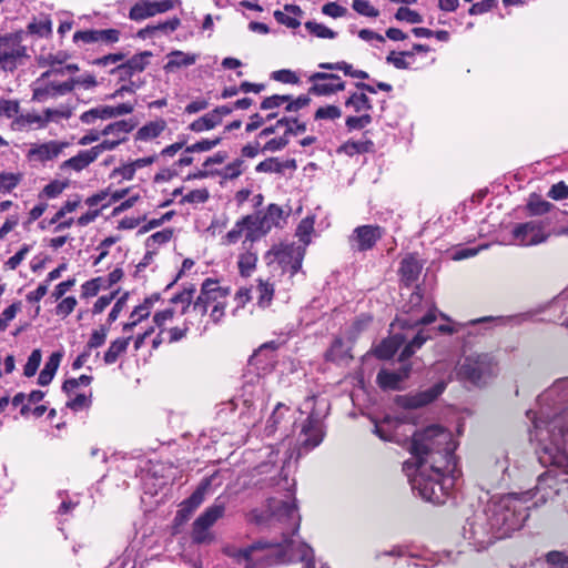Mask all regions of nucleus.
Segmentation results:
<instances>
[{
	"instance_id": "obj_39",
	"label": "nucleus",
	"mask_w": 568,
	"mask_h": 568,
	"mask_svg": "<svg viewBox=\"0 0 568 568\" xmlns=\"http://www.w3.org/2000/svg\"><path fill=\"white\" fill-rule=\"evenodd\" d=\"M67 81L68 84L71 85V92H73L75 88L92 90L98 85V80L92 73H83L81 75L71 77Z\"/></svg>"
},
{
	"instance_id": "obj_17",
	"label": "nucleus",
	"mask_w": 568,
	"mask_h": 568,
	"mask_svg": "<svg viewBox=\"0 0 568 568\" xmlns=\"http://www.w3.org/2000/svg\"><path fill=\"white\" fill-rule=\"evenodd\" d=\"M356 88L362 92L352 93L345 101V106L352 109L355 113L367 112L373 109V104L371 99L366 95L365 92L375 94L376 89L374 85L357 82Z\"/></svg>"
},
{
	"instance_id": "obj_18",
	"label": "nucleus",
	"mask_w": 568,
	"mask_h": 568,
	"mask_svg": "<svg viewBox=\"0 0 568 568\" xmlns=\"http://www.w3.org/2000/svg\"><path fill=\"white\" fill-rule=\"evenodd\" d=\"M382 233L378 226L363 225L355 229L351 242L352 246L359 251H366L374 246L381 239Z\"/></svg>"
},
{
	"instance_id": "obj_32",
	"label": "nucleus",
	"mask_w": 568,
	"mask_h": 568,
	"mask_svg": "<svg viewBox=\"0 0 568 568\" xmlns=\"http://www.w3.org/2000/svg\"><path fill=\"white\" fill-rule=\"evenodd\" d=\"M131 337H121L114 339L108 351L104 353V363L108 365L114 364L118 358L126 352Z\"/></svg>"
},
{
	"instance_id": "obj_58",
	"label": "nucleus",
	"mask_w": 568,
	"mask_h": 568,
	"mask_svg": "<svg viewBox=\"0 0 568 568\" xmlns=\"http://www.w3.org/2000/svg\"><path fill=\"white\" fill-rule=\"evenodd\" d=\"M352 8L362 16L376 18L379 16V11L374 8L367 0H353Z\"/></svg>"
},
{
	"instance_id": "obj_61",
	"label": "nucleus",
	"mask_w": 568,
	"mask_h": 568,
	"mask_svg": "<svg viewBox=\"0 0 568 568\" xmlns=\"http://www.w3.org/2000/svg\"><path fill=\"white\" fill-rule=\"evenodd\" d=\"M41 358H42V355H41L40 349L32 351V353L30 354V356L28 358L27 364L24 365L23 373L27 377H31L37 373L39 365L41 363Z\"/></svg>"
},
{
	"instance_id": "obj_31",
	"label": "nucleus",
	"mask_w": 568,
	"mask_h": 568,
	"mask_svg": "<svg viewBox=\"0 0 568 568\" xmlns=\"http://www.w3.org/2000/svg\"><path fill=\"white\" fill-rule=\"evenodd\" d=\"M134 129V124L126 120L116 121L108 124L102 130V135H112L114 140L126 141V135Z\"/></svg>"
},
{
	"instance_id": "obj_4",
	"label": "nucleus",
	"mask_w": 568,
	"mask_h": 568,
	"mask_svg": "<svg viewBox=\"0 0 568 568\" xmlns=\"http://www.w3.org/2000/svg\"><path fill=\"white\" fill-rule=\"evenodd\" d=\"M527 501L526 495L521 497L510 494L490 507V526L499 532V537H506L523 527L529 516Z\"/></svg>"
},
{
	"instance_id": "obj_60",
	"label": "nucleus",
	"mask_w": 568,
	"mask_h": 568,
	"mask_svg": "<svg viewBox=\"0 0 568 568\" xmlns=\"http://www.w3.org/2000/svg\"><path fill=\"white\" fill-rule=\"evenodd\" d=\"M30 33L37 34L39 37H47L52 31L51 21L49 19H43L39 21H34L28 26Z\"/></svg>"
},
{
	"instance_id": "obj_52",
	"label": "nucleus",
	"mask_w": 568,
	"mask_h": 568,
	"mask_svg": "<svg viewBox=\"0 0 568 568\" xmlns=\"http://www.w3.org/2000/svg\"><path fill=\"white\" fill-rule=\"evenodd\" d=\"M244 168V160L236 159L232 163L227 164L222 171L217 172L225 180H234L239 178Z\"/></svg>"
},
{
	"instance_id": "obj_13",
	"label": "nucleus",
	"mask_w": 568,
	"mask_h": 568,
	"mask_svg": "<svg viewBox=\"0 0 568 568\" xmlns=\"http://www.w3.org/2000/svg\"><path fill=\"white\" fill-rule=\"evenodd\" d=\"M48 78L40 75L31 85L32 100L36 102H47L50 99H57L71 93V85L68 81L57 82L47 81Z\"/></svg>"
},
{
	"instance_id": "obj_59",
	"label": "nucleus",
	"mask_w": 568,
	"mask_h": 568,
	"mask_svg": "<svg viewBox=\"0 0 568 568\" xmlns=\"http://www.w3.org/2000/svg\"><path fill=\"white\" fill-rule=\"evenodd\" d=\"M222 141V138H215V139H204L201 140L190 146H186L185 152L193 153V152H206L212 149H214L216 145H219Z\"/></svg>"
},
{
	"instance_id": "obj_29",
	"label": "nucleus",
	"mask_w": 568,
	"mask_h": 568,
	"mask_svg": "<svg viewBox=\"0 0 568 568\" xmlns=\"http://www.w3.org/2000/svg\"><path fill=\"white\" fill-rule=\"evenodd\" d=\"M374 151V143L372 140L363 138L358 141L349 140L346 141L338 148L339 153H344L348 156L355 154L368 153Z\"/></svg>"
},
{
	"instance_id": "obj_27",
	"label": "nucleus",
	"mask_w": 568,
	"mask_h": 568,
	"mask_svg": "<svg viewBox=\"0 0 568 568\" xmlns=\"http://www.w3.org/2000/svg\"><path fill=\"white\" fill-rule=\"evenodd\" d=\"M166 58L168 62L164 65V70L173 72L176 69L194 64L197 60V54L175 50L170 52Z\"/></svg>"
},
{
	"instance_id": "obj_62",
	"label": "nucleus",
	"mask_w": 568,
	"mask_h": 568,
	"mask_svg": "<svg viewBox=\"0 0 568 568\" xmlns=\"http://www.w3.org/2000/svg\"><path fill=\"white\" fill-rule=\"evenodd\" d=\"M92 382V376L89 375H81L79 378H70L67 379L63 385L62 389L70 396L71 393L79 387L80 385L88 386Z\"/></svg>"
},
{
	"instance_id": "obj_20",
	"label": "nucleus",
	"mask_w": 568,
	"mask_h": 568,
	"mask_svg": "<svg viewBox=\"0 0 568 568\" xmlns=\"http://www.w3.org/2000/svg\"><path fill=\"white\" fill-rule=\"evenodd\" d=\"M409 373V365H404L398 371L382 369L377 374L376 381L381 388L396 390L399 389L402 383L408 378Z\"/></svg>"
},
{
	"instance_id": "obj_43",
	"label": "nucleus",
	"mask_w": 568,
	"mask_h": 568,
	"mask_svg": "<svg viewBox=\"0 0 568 568\" xmlns=\"http://www.w3.org/2000/svg\"><path fill=\"white\" fill-rule=\"evenodd\" d=\"M435 320H436V311L432 310L426 315H424L417 320H399L398 318V320H396L395 323L392 324V326L393 327L399 326V327H404V328H406V327L413 328L418 325H428V324L435 322Z\"/></svg>"
},
{
	"instance_id": "obj_24",
	"label": "nucleus",
	"mask_w": 568,
	"mask_h": 568,
	"mask_svg": "<svg viewBox=\"0 0 568 568\" xmlns=\"http://www.w3.org/2000/svg\"><path fill=\"white\" fill-rule=\"evenodd\" d=\"M97 159L94 154L92 153L91 149L89 150H82L77 155L63 161L60 164L61 171H68L73 170L75 172H80L88 168L92 162H94Z\"/></svg>"
},
{
	"instance_id": "obj_46",
	"label": "nucleus",
	"mask_w": 568,
	"mask_h": 568,
	"mask_svg": "<svg viewBox=\"0 0 568 568\" xmlns=\"http://www.w3.org/2000/svg\"><path fill=\"white\" fill-rule=\"evenodd\" d=\"M152 57V52L144 51L139 54H134L132 58H130L125 64L128 65L129 70L133 71L135 73L142 72L146 65L149 64V58Z\"/></svg>"
},
{
	"instance_id": "obj_50",
	"label": "nucleus",
	"mask_w": 568,
	"mask_h": 568,
	"mask_svg": "<svg viewBox=\"0 0 568 568\" xmlns=\"http://www.w3.org/2000/svg\"><path fill=\"white\" fill-rule=\"evenodd\" d=\"M69 183L67 181L54 180L47 184L40 193V197L44 196L48 199L58 197L67 187Z\"/></svg>"
},
{
	"instance_id": "obj_49",
	"label": "nucleus",
	"mask_w": 568,
	"mask_h": 568,
	"mask_svg": "<svg viewBox=\"0 0 568 568\" xmlns=\"http://www.w3.org/2000/svg\"><path fill=\"white\" fill-rule=\"evenodd\" d=\"M209 484L201 485L185 501V508H187V515H192L193 511L204 501L205 491Z\"/></svg>"
},
{
	"instance_id": "obj_22",
	"label": "nucleus",
	"mask_w": 568,
	"mask_h": 568,
	"mask_svg": "<svg viewBox=\"0 0 568 568\" xmlns=\"http://www.w3.org/2000/svg\"><path fill=\"white\" fill-rule=\"evenodd\" d=\"M11 129L18 132L45 129L43 115L37 112L19 114L12 120Z\"/></svg>"
},
{
	"instance_id": "obj_1",
	"label": "nucleus",
	"mask_w": 568,
	"mask_h": 568,
	"mask_svg": "<svg viewBox=\"0 0 568 568\" xmlns=\"http://www.w3.org/2000/svg\"><path fill=\"white\" fill-rule=\"evenodd\" d=\"M456 445L449 430L429 425L413 433L409 452L416 470L410 478L413 490L433 504H444L456 471Z\"/></svg>"
},
{
	"instance_id": "obj_35",
	"label": "nucleus",
	"mask_w": 568,
	"mask_h": 568,
	"mask_svg": "<svg viewBox=\"0 0 568 568\" xmlns=\"http://www.w3.org/2000/svg\"><path fill=\"white\" fill-rule=\"evenodd\" d=\"M166 128V122L164 120H158L150 123H146L136 132V139L146 141L154 138H158Z\"/></svg>"
},
{
	"instance_id": "obj_55",
	"label": "nucleus",
	"mask_w": 568,
	"mask_h": 568,
	"mask_svg": "<svg viewBox=\"0 0 568 568\" xmlns=\"http://www.w3.org/2000/svg\"><path fill=\"white\" fill-rule=\"evenodd\" d=\"M372 123V116L368 113H364L362 115L347 116L345 121V125L349 132L354 130H362Z\"/></svg>"
},
{
	"instance_id": "obj_16",
	"label": "nucleus",
	"mask_w": 568,
	"mask_h": 568,
	"mask_svg": "<svg viewBox=\"0 0 568 568\" xmlns=\"http://www.w3.org/2000/svg\"><path fill=\"white\" fill-rule=\"evenodd\" d=\"M254 222L252 215H245L241 220L236 221L234 226L223 237V244L231 245L237 243L243 236L246 241L254 242L258 240L256 232L251 234V230H254Z\"/></svg>"
},
{
	"instance_id": "obj_3",
	"label": "nucleus",
	"mask_w": 568,
	"mask_h": 568,
	"mask_svg": "<svg viewBox=\"0 0 568 568\" xmlns=\"http://www.w3.org/2000/svg\"><path fill=\"white\" fill-rule=\"evenodd\" d=\"M530 437L539 443L551 464L568 474V409L549 420L536 419Z\"/></svg>"
},
{
	"instance_id": "obj_63",
	"label": "nucleus",
	"mask_w": 568,
	"mask_h": 568,
	"mask_svg": "<svg viewBox=\"0 0 568 568\" xmlns=\"http://www.w3.org/2000/svg\"><path fill=\"white\" fill-rule=\"evenodd\" d=\"M209 191L206 189H196L190 191L186 195L183 196L182 202L183 203H204L209 200Z\"/></svg>"
},
{
	"instance_id": "obj_10",
	"label": "nucleus",
	"mask_w": 568,
	"mask_h": 568,
	"mask_svg": "<svg viewBox=\"0 0 568 568\" xmlns=\"http://www.w3.org/2000/svg\"><path fill=\"white\" fill-rule=\"evenodd\" d=\"M273 255L271 262H277L284 272H288L291 276L296 274L301 267L305 255L304 246H298L295 243L280 244L268 251L267 256Z\"/></svg>"
},
{
	"instance_id": "obj_36",
	"label": "nucleus",
	"mask_w": 568,
	"mask_h": 568,
	"mask_svg": "<svg viewBox=\"0 0 568 568\" xmlns=\"http://www.w3.org/2000/svg\"><path fill=\"white\" fill-rule=\"evenodd\" d=\"M398 418L399 417L386 416L381 422H376L374 425V434H376L381 439L389 442L392 433H394V428L397 427Z\"/></svg>"
},
{
	"instance_id": "obj_34",
	"label": "nucleus",
	"mask_w": 568,
	"mask_h": 568,
	"mask_svg": "<svg viewBox=\"0 0 568 568\" xmlns=\"http://www.w3.org/2000/svg\"><path fill=\"white\" fill-rule=\"evenodd\" d=\"M72 114L73 110L68 105H61L60 108H47L42 112L45 128L51 122L59 123L62 119L68 120Z\"/></svg>"
},
{
	"instance_id": "obj_25",
	"label": "nucleus",
	"mask_w": 568,
	"mask_h": 568,
	"mask_svg": "<svg viewBox=\"0 0 568 568\" xmlns=\"http://www.w3.org/2000/svg\"><path fill=\"white\" fill-rule=\"evenodd\" d=\"M422 264L414 256L403 258L400 263L399 274L402 282L409 286L415 283L420 274Z\"/></svg>"
},
{
	"instance_id": "obj_26",
	"label": "nucleus",
	"mask_w": 568,
	"mask_h": 568,
	"mask_svg": "<svg viewBox=\"0 0 568 568\" xmlns=\"http://www.w3.org/2000/svg\"><path fill=\"white\" fill-rule=\"evenodd\" d=\"M159 300V295H153L144 300V302L138 305L130 315V322L123 325L124 332H130L142 320L150 315L154 301Z\"/></svg>"
},
{
	"instance_id": "obj_56",
	"label": "nucleus",
	"mask_w": 568,
	"mask_h": 568,
	"mask_svg": "<svg viewBox=\"0 0 568 568\" xmlns=\"http://www.w3.org/2000/svg\"><path fill=\"white\" fill-rule=\"evenodd\" d=\"M395 19L398 21H406L412 24L423 22V17L417 11L407 7L398 8L395 13Z\"/></svg>"
},
{
	"instance_id": "obj_41",
	"label": "nucleus",
	"mask_w": 568,
	"mask_h": 568,
	"mask_svg": "<svg viewBox=\"0 0 568 568\" xmlns=\"http://www.w3.org/2000/svg\"><path fill=\"white\" fill-rule=\"evenodd\" d=\"M314 231V221L313 219L306 217L303 219L296 229V236L300 239L301 244L298 246H306L311 243V234Z\"/></svg>"
},
{
	"instance_id": "obj_8",
	"label": "nucleus",
	"mask_w": 568,
	"mask_h": 568,
	"mask_svg": "<svg viewBox=\"0 0 568 568\" xmlns=\"http://www.w3.org/2000/svg\"><path fill=\"white\" fill-rule=\"evenodd\" d=\"M225 501L220 497L215 499L214 504L205 509L203 514H201L192 527V539L197 544L209 542L212 540V535L210 532V528L224 516L225 513Z\"/></svg>"
},
{
	"instance_id": "obj_28",
	"label": "nucleus",
	"mask_w": 568,
	"mask_h": 568,
	"mask_svg": "<svg viewBox=\"0 0 568 568\" xmlns=\"http://www.w3.org/2000/svg\"><path fill=\"white\" fill-rule=\"evenodd\" d=\"M406 342V336L394 334L390 338L384 339L376 348L375 355L382 359L390 358L397 349Z\"/></svg>"
},
{
	"instance_id": "obj_51",
	"label": "nucleus",
	"mask_w": 568,
	"mask_h": 568,
	"mask_svg": "<svg viewBox=\"0 0 568 568\" xmlns=\"http://www.w3.org/2000/svg\"><path fill=\"white\" fill-rule=\"evenodd\" d=\"M554 205L550 202L541 200L539 197H531L527 204V209L530 215H544L548 213Z\"/></svg>"
},
{
	"instance_id": "obj_45",
	"label": "nucleus",
	"mask_w": 568,
	"mask_h": 568,
	"mask_svg": "<svg viewBox=\"0 0 568 568\" xmlns=\"http://www.w3.org/2000/svg\"><path fill=\"white\" fill-rule=\"evenodd\" d=\"M22 180L21 173H11V172H1L0 173V192L9 193L14 187L18 186V184Z\"/></svg>"
},
{
	"instance_id": "obj_37",
	"label": "nucleus",
	"mask_w": 568,
	"mask_h": 568,
	"mask_svg": "<svg viewBox=\"0 0 568 568\" xmlns=\"http://www.w3.org/2000/svg\"><path fill=\"white\" fill-rule=\"evenodd\" d=\"M70 55L64 51H58L55 53L40 54L37 58L38 64L41 68L62 65L69 60Z\"/></svg>"
},
{
	"instance_id": "obj_14",
	"label": "nucleus",
	"mask_w": 568,
	"mask_h": 568,
	"mask_svg": "<svg viewBox=\"0 0 568 568\" xmlns=\"http://www.w3.org/2000/svg\"><path fill=\"white\" fill-rule=\"evenodd\" d=\"M69 146V142L50 140L43 143H34L27 152V159L31 162L45 163L57 159Z\"/></svg>"
},
{
	"instance_id": "obj_7",
	"label": "nucleus",
	"mask_w": 568,
	"mask_h": 568,
	"mask_svg": "<svg viewBox=\"0 0 568 568\" xmlns=\"http://www.w3.org/2000/svg\"><path fill=\"white\" fill-rule=\"evenodd\" d=\"M494 367L493 359L487 354L469 356L460 364L458 376L474 385H479L494 374Z\"/></svg>"
},
{
	"instance_id": "obj_15",
	"label": "nucleus",
	"mask_w": 568,
	"mask_h": 568,
	"mask_svg": "<svg viewBox=\"0 0 568 568\" xmlns=\"http://www.w3.org/2000/svg\"><path fill=\"white\" fill-rule=\"evenodd\" d=\"M173 0L149 1L139 0L130 9L129 18L134 21L144 20L158 13H163L173 8Z\"/></svg>"
},
{
	"instance_id": "obj_48",
	"label": "nucleus",
	"mask_w": 568,
	"mask_h": 568,
	"mask_svg": "<svg viewBox=\"0 0 568 568\" xmlns=\"http://www.w3.org/2000/svg\"><path fill=\"white\" fill-rule=\"evenodd\" d=\"M209 484L201 485L185 501V508H187V515H192L193 511L204 501L205 491Z\"/></svg>"
},
{
	"instance_id": "obj_40",
	"label": "nucleus",
	"mask_w": 568,
	"mask_h": 568,
	"mask_svg": "<svg viewBox=\"0 0 568 568\" xmlns=\"http://www.w3.org/2000/svg\"><path fill=\"white\" fill-rule=\"evenodd\" d=\"M256 293L258 306L267 307L273 300L274 286L267 281L258 280Z\"/></svg>"
},
{
	"instance_id": "obj_12",
	"label": "nucleus",
	"mask_w": 568,
	"mask_h": 568,
	"mask_svg": "<svg viewBox=\"0 0 568 568\" xmlns=\"http://www.w3.org/2000/svg\"><path fill=\"white\" fill-rule=\"evenodd\" d=\"M312 83L308 93L326 97L345 90V82L335 73L315 72L308 77Z\"/></svg>"
},
{
	"instance_id": "obj_53",
	"label": "nucleus",
	"mask_w": 568,
	"mask_h": 568,
	"mask_svg": "<svg viewBox=\"0 0 568 568\" xmlns=\"http://www.w3.org/2000/svg\"><path fill=\"white\" fill-rule=\"evenodd\" d=\"M342 116V110L337 105L328 104L318 108L315 111V120H331L334 121Z\"/></svg>"
},
{
	"instance_id": "obj_19",
	"label": "nucleus",
	"mask_w": 568,
	"mask_h": 568,
	"mask_svg": "<svg viewBox=\"0 0 568 568\" xmlns=\"http://www.w3.org/2000/svg\"><path fill=\"white\" fill-rule=\"evenodd\" d=\"M323 440V432L321 423L313 415H311L306 423L303 425L300 442L301 446L306 450H310Z\"/></svg>"
},
{
	"instance_id": "obj_38",
	"label": "nucleus",
	"mask_w": 568,
	"mask_h": 568,
	"mask_svg": "<svg viewBox=\"0 0 568 568\" xmlns=\"http://www.w3.org/2000/svg\"><path fill=\"white\" fill-rule=\"evenodd\" d=\"M429 338V335L425 334L424 329H419L413 339L404 347L400 353L399 361L404 362L409 358L416 349L420 348L423 344Z\"/></svg>"
},
{
	"instance_id": "obj_6",
	"label": "nucleus",
	"mask_w": 568,
	"mask_h": 568,
	"mask_svg": "<svg viewBox=\"0 0 568 568\" xmlns=\"http://www.w3.org/2000/svg\"><path fill=\"white\" fill-rule=\"evenodd\" d=\"M28 58L27 48L20 34L0 36V70L13 72Z\"/></svg>"
},
{
	"instance_id": "obj_57",
	"label": "nucleus",
	"mask_w": 568,
	"mask_h": 568,
	"mask_svg": "<svg viewBox=\"0 0 568 568\" xmlns=\"http://www.w3.org/2000/svg\"><path fill=\"white\" fill-rule=\"evenodd\" d=\"M108 336V327L101 326L100 328L92 332L90 339L87 343L85 349L91 351L102 346Z\"/></svg>"
},
{
	"instance_id": "obj_9",
	"label": "nucleus",
	"mask_w": 568,
	"mask_h": 568,
	"mask_svg": "<svg viewBox=\"0 0 568 568\" xmlns=\"http://www.w3.org/2000/svg\"><path fill=\"white\" fill-rule=\"evenodd\" d=\"M545 221H528L514 226L511 234L514 243L520 246H535L545 243L551 233L546 230Z\"/></svg>"
},
{
	"instance_id": "obj_21",
	"label": "nucleus",
	"mask_w": 568,
	"mask_h": 568,
	"mask_svg": "<svg viewBox=\"0 0 568 568\" xmlns=\"http://www.w3.org/2000/svg\"><path fill=\"white\" fill-rule=\"evenodd\" d=\"M445 387L446 383L439 382L429 389L408 396L405 398V406L409 408H417L427 405L436 399L444 392Z\"/></svg>"
},
{
	"instance_id": "obj_5",
	"label": "nucleus",
	"mask_w": 568,
	"mask_h": 568,
	"mask_svg": "<svg viewBox=\"0 0 568 568\" xmlns=\"http://www.w3.org/2000/svg\"><path fill=\"white\" fill-rule=\"evenodd\" d=\"M229 294L227 288L219 285V282L212 278H206L201 287V293L194 302L193 310L201 316L205 315L210 304H214L210 313V317L214 323H219L224 316L225 302L221 301Z\"/></svg>"
},
{
	"instance_id": "obj_54",
	"label": "nucleus",
	"mask_w": 568,
	"mask_h": 568,
	"mask_svg": "<svg viewBox=\"0 0 568 568\" xmlns=\"http://www.w3.org/2000/svg\"><path fill=\"white\" fill-rule=\"evenodd\" d=\"M20 103L18 100H0V118L14 119L19 115Z\"/></svg>"
},
{
	"instance_id": "obj_23",
	"label": "nucleus",
	"mask_w": 568,
	"mask_h": 568,
	"mask_svg": "<svg viewBox=\"0 0 568 568\" xmlns=\"http://www.w3.org/2000/svg\"><path fill=\"white\" fill-rule=\"evenodd\" d=\"M349 344L345 343L343 338L336 337L325 353L326 359L337 364L348 363L353 358Z\"/></svg>"
},
{
	"instance_id": "obj_64",
	"label": "nucleus",
	"mask_w": 568,
	"mask_h": 568,
	"mask_svg": "<svg viewBox=\"0 0 568 568\" xmlns=\"http://www.w3.org/2000/svg\"><path fill=\"white\" fill-rule=\"evenodd\" d=\"M548 196L556 201L566 200L568 197V185L562 181L554 184L548 192Z\"/></svg>"
},
{
	"instance_id": "obj_44",
	"label": "nucleus",
	"mask_w": 568,
	"mask_h": 568,
	"mask_svg": "<svg viewBox=\"0 0 568 568\" xmlns=\"http://www.w3.org/2000/svg\"><path fill=\"white\" fill-rule=\"evenodd\" d=\"M257 262V256L253 252H245L239 257V270L241 275L250 276L252 271L255 268Z\"/></svg>"
},
{
	"instance_id": "obj_33",
	"label": "nucleus",
	"mask_w": 568,
	"mask_h": 568,
	"mask_svg": "<svg viewBox=\"0 0 568 568\" xmlns=\"http://www.w3.org/2000/svg\"><path fill=\"white\" fill-rule=\"evenodd\" d=\"M372 317L367 314H362L347 327L345 335L348 343L353 344L357 337L368 328Z\"/></svg>"
},
{
	"instance_id": "obj_11",
	"label": "nucleus",
	"mask_w": 568,
	"mask_h": 568,
	"mask_svg": "<svg viewBox=\"0 0 568 568\" xmlns=\"http://www.w3.org/2000/svg\"><path fill=\"white\" fill-rule=\"evenodd\" d=\"M254 222V230H251V234L256 232L258 239L266 235L273 227H283L290 212L284 211L277 204H270L264 212H257L251 214Z\"/></svg>"
},
{
	"instance_id": "obj_42",
	"label": "nucleus",
	"mask_w": 568,
	"mask_h": 568,
	"mask_svg": "<svg viewBox=\"0 0 568 568\" xmlns=\"http://www.w3.org/2000/svg\"><path fill=\"white\" fill-rule=\"evenodd\" d=\"M172 236H173V230H171V229H165V230L155 232L154 234H152L151 236H149L145 240V247L158 252V248L161 245L170 242Z\"/></svg>"
},
{
	"instance_id": "obj_30",
	"label": "nucleus",
	"mask_w": 568,
	"mask_h": 568,
	"mask_svg": "<svg viewBox=\"0 0 568 568\" xmlns=\"http://www.w3.org/2000/svg\"><path fill=\"white\" fill-rule=\"evenodd\" d=\"M397 427L394 428V433L389 438V442H394L402 446H407L409 448L410 439L413 438V433L416 432L412 424L407 423L403 418H398Z\"/></svg>"
},
{
	"instance_id": "obj_2",
	"label": "nucleus",
	"mask_w": 568,
	"mask_h": 568,
	"mask_svg": "<svg viewBox=\"0 0 568 568\" xmlns=\"http://www.w3.org/2000/svg\"><path fill=\"white\" fill-rule=\"evenodd\" d=\"M266 513L264 516L257 510H253L250 514V519L256 524L266 523L271 526L278 524L282 530V540L277 542L260 540L248 547L230 551L229 555L244 568H253L263 560L268 564L284 560L292 544L290 537L298 529L300 516L294 500L270 498Z\"/></svg>"
},
{
	"instance_id": "obj_47",
	"label": "nucleus",
	"mask_w": 568,
	"mask_h": 568,
	"mask_svg": "<svg viewBox=\"0 0 568 568\" xmlns=\"http://www.w3.org/2000/svg\"><path fill=\"white\" fill-rule=\"evenodd\" d=\"M305 28L310 33L314 34L317 38L334 39L336 37L335 31L315 21L305 22Z\"/></svg>"
}]
</instances>
